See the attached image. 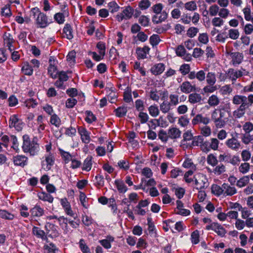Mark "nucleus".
<instances>
[{"instance_id":"62","label":"nucleus","mask_w":253,"mask_h":253,"mask_svg":"<svg viewBox=\"0 0 253 253\" xmlns=\"http://www.w3.org/2000/svg\"><path fill=\"white\" fill-rule=\"evenodd\" d=\"M44 249L46 250L48 253H54L58 251V249L53 243H50L49 245L44 246Z\"/></svg>"},{"instance_id":"2","label":"nucleus","mask_w":253,"mask_h":253,"mask_svg":"<svg viewBox=\"0 0 253 253\" xmlns=\"http://www.w3.org/2000/svg\"><path fill=\"white\" fill-rule=\"evenodd\" d=\"M219 140L216 138H211L209 141H205L202 146V150L205 152H208L211 149L217 150L218 149Z\"/></svg>"},{"instance_id":"1","label":"nucleus","mask_w":253,"mask_h":253,"mask_svg":"<svg viewBox=\"0 0 253 253\" xmlns=\"http://www.w3.org/2000/svg\"><path fill=\"white\" fill-rule=\"evenodd\" d=\"M22 150L25 153H29L31 155L34 156L38 154L39 151V144L37 137L33 138L31 141L30 137L27 134H24L23 137Z\"/></svg>"},{"instance_id":"17","label":"nucleus","mask_w":253,"mask_h":253,"mask_svg":"<svg viewBox=\"0 0 253 253\" xmlns=\"http://www.w3.org/2000/svg\"><path fill=\"white\" fill-rule=\"evenodd\" d=\"M210 122V119L207 117H204L202 114L197 115L192 120V123L193 125H196L199 123H202L204 125H207Z\"/></svg>"},{"instance_id":"10","label":"nucleus","mask_w":253,"mask_h":253,"mask_svg":"<svg viewBox=\"0 0 253 253\" xmlns=\"http://www.w3.org/2000/svg\"><path fill=\"white\" fill-rule=\"evenodd\" d=\"M220 119L222 120H225L226 114H229L231 112L230 104L229 103L221 105L220 106L216 108Z\"/></svg>"},{"instance_id":"14","label":"nucleus","mask_w":253,"mask_h":253,"mask_svg":"<svg viewBox=\"0 0 253 253\" xmlns=\"http://www.w3.org/2000/svg\"><path fill=\"white\" fill-rule=\"evenodd\" d=\"M55 60L53 57H50L49 59V66L48 68V73L53 79L57 77V68L55 65Z\"/></svg>"},{"instance_id":"34","label":"nucleus","mask_w":253,"mask_h":253,"mask_svg":"<svg viewBox=\"0 0 253 253\" xmlns=\"http://www.w3.org/2000/svg\"><path fill=\"white\" fill-rule=\"evenodd\" d=\"M242 141L245 144H249V143L253 144V134L245 133L242 135Z\"/></svg>"},{"instance_id":"45","label":"nucleus","mask_w":253,"mask_h":253,"mask_svg":"<svg viewBox=\"0 0 253 253\" xmlns=\"http://www.w3.org/2000/svg\"><path fill=\"white\" fill-rule=\"evenodd\" d=\"M60 152L66 164L72 160L73 157L69 152L62 150H60Z\"/></svg>"},{"instance_id":"33","label":"nucleus","mask_w":253,"mask_h":253,"mask_svg":"<svg viewBox=\"0 0 253 253\" xmlns=\"http://www.w3.org/2000/svg\"><path fill=\"white\" fill-rule=\"evenodd\" d=\"M43 209L38 206H35L31 210V214L34 216H41L43 214Z\"/></svg>"},{"instance_id":"51","label":"nucleus","mask_w":253,"mask_h":253,"mask_svg":"<svg viewBox=\"0 0 253 253\" xmlns=\"http://www.w3.org/2000/svg\"><path fill=\"white\" fill-rule=\"evenodd\" d=\"M149 114L152 117H156L159 114V110L158 107L156 105H151L148 108Z\"/></svg>"},{"instance_id":"55","label":"nucleus","mask_w":253,"mask_h":253,"mask_svg":"<svg viewBox=\"0 0 253 253\" xmlns=\"http://www.w3.org/2000/svg\"><path fill=\"white\" fill-rule=\"evenodd\" d=\"M228 36L233 40H236L239 37V32L237 29H230L228 31Z\"/></svg>"},{"instance_id":"40","label":"nucleus","mask_w":253,"mask_h":253,"mask_svg":"<svg viewBox=\"0 0 253 253\" xmlns=\"http://www.w3.org/2000/svg\"><path fill=\"white\" fill-rule=\"evenodd\" d=\"M160 110L163 113H168L171 109V105L169 102L163 101L160 105Z\"/></svg>"},{"instance_id":"18","label":"nucleus","mask_w":253,"mask_h":253,"mask_svg":"<svg viewBox=\"0 0 253 253\" xmlns=\"http://www.w3.org/2000/svg\"><path fill=\"white\" fill-rule=\"evenodd\" d=\"M223 195L231 196L237 193V190L234 187H232L228 183H224L222 184Z\"/></svg>"},{"instance_id":"54","label":"nucleus","mask_w":253,"mask_h":253,"mask_svg":"<svg viewBox=\"0 0 253 253\" xmlns=\"http://www.w3.org/2000/svg\"><path fill=\"white\" fill-rule=\"evenodd\" d=\"M217 160L216 157L213 154L208 155L207 157V163L213 167L215 166L217 164Z\"/></svg>"},{"instance_id":"59","label":"nucleus","mask_w":253,"mask_h":253,"mask_svg":"<svg viewBox=\"0 0 253 253\" xmlns=\"http://www.w3.org/2000/svg\"><path fill=\"white\" fill-rule=\"evenodd\" d=\"M243 129L245 133H250L253 130V124L250 122H246L243 126Z\"/></svg>"},{"instance_id":"57","label":"nucleus","mask_w":253,"mask_h":253,"mask_svg":"<svg viewBox=\"0 0 253 253\" xmlns=\"http://www.w3.org/2000/svg\"><path fill=\"white\" fill-rule=\"evenodd\" d=\"M219 10V7L217 5H212L209 8V14L211 16H214L218 13Z\"/></svg>"},{"instance_id":"53","label":"nucleus","mask_w":253,"mask_h":253,"mask_svg":"<svg viewBox=\"0 0 253 253\" xmlns=\"http://www.w3.org/2000/svg\"><path fill=\"white\" fill-rule=\"evenodd\" d=\"M79 246L83 253H90V250L85 243L84 239H81L79 242Z\"/></svg>"},{"instance_id":"49","label":"nucleus","mask_w":253,"mask_h":253,"mask_svg":"<svg viewBox=\"0 0 253 253\" xmlns=\"http://www.w3.org/2000/svg\"><path fill=\"white\" fill-rule=\"evenodd\" d=\"M50 122L53 125L58 127L61 124L60 119L56 114H53L51 116Z\"/></svg>"},{"instance_id":"19","label":"nucleus","mask_w":253,"mask_h":253,"mask_svg":"<svg viewBox=\"0 0 253 253\" xmlns=\"http://www.w3.org/2000/svg\"><path fill=\"white\" fill-rule=\"evenodd\" d=\"M188 101L191 104H201L203 100L202 97L200 94L192 92L188 95Z\"/></svg>"},{"instance_id":"9","label":"nucleus","mask_w":253,"mask_h":253,"mask_svg":"<svg viewBox=\"0 0 253 253\" xmlns=\"http://www.w3.org/2000/svg\"><path fill=\"white\" fill-rule=\"evenodd\" d=\"M179 88L182 93H190L196 91L197 88L195 85H192L189 81L183 82L180 85Z\"/></svg>"},{"instance_id":"35","label":"nucleus","mask_w":253,"mask_h":253,"mask_svg":"<svg viewBox=\"0 0 253 253\" xmlns=\"http://www.w3.org/2000/svg\"><path fill=\"white\" fill-rule=\"evenodd\" d=\"M33 233L37 237L41 238L43 240L46 238L44 231L39 229L38 227H34L33 228Z\"/></svg>"},{"instance_id":"15","label":"nucleus","mask_w":253,"mask_h":253,"mask_svg":"<svg viewBox=\"0 0 253 253\" xmlns=\"http://www.w3.org/2000/svg\"><path fill=\"white\" fill-rule=\"evenodd\" d=\"M28 158L23 155H17L13 157V162L15 165L24 167L27 165Z\"/></svg>"},{"instance_id":"11","label":"nucleus","mask_w":253,"mask_h":253,"mask_svg":"<svg viewBox=\"0 0 253 253\" xmlns=\"http://www.w3.org/2000/svg\"><path fill=\"white\" fill-rule=\"evenodd\" d=\"M225 144L228 148L236 151H238L241 146L240 142L234 137L228 139L226 141Z\"/></svg>"},{"instance_id":"16","label":"nucleus","mask_w":253,"mask_h":253,"mask_svg":"<svg viewBox=\"0 0 253 253\" xmlns=\"http://www.w3.org/2000/svg\"><path fill=\"white\" fill-rule=\"evenodd\" d=\"M55 158L54 156L51 153H49L47 155L45 156V162L46 163V166L44 167L45 164L44 162H42V168L46 170H49L51 169V167L54 164Z\"/></svg>"},{"instance_id":"6","label":"nucleus","mask_w":253,"mask_h":253,"mask_svg":"<svg viewBox=\"0 0 253 253\" xmlns=\"http://www.w3.org/2000/svg\"><path fill=\"white\" fill-rule=\"evenodd\" d=\"M211 119L217 128H222L225 125L226 121L220 119L216 109H214L212 112Z\"/></svg>"},{"instance_id":"61","label":"nucleus","mask_w":253,"mask_h":253,"mask_svg":"<svg viewBox=\"0 0 253 253\" xmlns=\"http://www.w3.org/2000/svg\"><path fill=\"white\" fill-rule=\"evenodd\" d=\"M151 5V2L149 0H142L138 4L139 8L142 10H145Z\"/></svg>"},{"instance_id":"63","label":"nucleus","mask_w":253,"mask_h":253,"mask_svg":"<svg viewBox=\"0 0 253 253\" xmlns=\"http://www.w3.org/2000/svg\"><path fill=\"white\" fill-rule=\"evenodd\" d=\"M85 114L86 115V117L85 120L88 123H92L96 120V117L91 111H86Z\"/></svg>"},{"instance_id":"25","label":"nucleus","mask_w":253,"mask_h":253,"mask_svg":"<svg viewBox=\"0 0 253 253\" xmlns=\"http://www.w3.org/2000/svg\"><path fill=\"white\" fill-rule=\"evenodd\" d=\"M38 197L39 199L44 202H47L49 203H52L54 199L53 197L50 194L45 192L38 193Z\"/></svg>"},{"instance_id":"30","label":"nucleus","mask_w":253,"mask_h":253,"mask_svg":"<svg viewBox=\"0 0 253 253\" xmlns=\"http://www.w3.org/2000/svg\"><path fill=\"white\" fill-rule=\"evenodd\" d=\"M63 32L65 34L67 39L71 40L73 38V30L70 24H66L65 25L63 29Z\"/></svg>"},{"instance_id":"24","label":"nucleus","mask_w":253,"mask_h":253,"mask_svg":"<svg viewBox=\"0 0 253 253\" xmlns=\"http://www.w3.org/2000/svg\"><path fill=\"white\" fill-rule=\"evenodd\" d=\"M4 43L8 47V49L10 52H12L13 49L12 48V43L14 42V40L11 35L9 33H5L3 36Z\"/></svg>"},{"instance_id":"12","label":"nucleus","mask_w":253,"mask_h":253,"mask_svg":"<svg viewBox=\"0 0 253 253\" xmlns=\"http://www.w3.org/2000/svg\"><path fill=\"white\" fill-rule=\"evenodd\" d=\"M78 132L81 135V138L83 143L85 144L89 143L91 140L90 132H89L85 128L82 126L79 127Z\"/></svg>"},{"instance_id":"29","label":"nucleus","mask_w":253,"mask_h":253,"mask_svg":"<svg viewBox=\"0 0 253 253\" xmlns=\"http://www.w3.org/2000/svg\"><path fill=\"white\" fill-rule=\"evenodd\" d=\"M204 142V138L202 136H197L193 137L191 146H200L201 149L202 150V146H203Z\"/></svg>"},{"instance_id":"7","label":"nucleus","mask_w":253,"mask_h":253,"mask_svg":"<svg viewBox=\"0 0 253 253\" xmlns=\"http://www.w3.org/2000/svg\"><path fill=\"white\" fill-rule=\"evenodd\" d=\"M52 21H48V17L45 14L42 12L39 14L36 19V23L38 26L41 28H44L48 25L49 24L52 23Z\"/></svg>"},{"instance_id":"46","label":"nucleus","mask_w":253,"mask_h":253,"mask_svg":"<svg viewBox=\"0 0 253 253\" xmlns=\"http://www.w3.org/2000/svg\"><path fill=\"white\" fill-rule=\"evenodd\" d=\"M55 21L59 24L64 23L65 21V16L63 13L61 12L56 13L54 15Z\"/></svg>"},{"instance_id":"4","label":"nucleus","mask_w":253,"mask_h":253,"mask_svg":"<svg viewBox=\"0 0 253 253\" xmlns=\"http://www.w3.org/2000/svg\"><path fill=\"white\" fill-rule=\"evenodd\" d=\"M195 184L198 190L205 189L209 185L207 178L204 175L201 174L195 177Z\"/></svg>"},{"instance_id":"50","label":"nucleus","mask_w":253,"mask_h":253,"mask_svg":"<svg viewBox=\"0 0 253 253\" xmlns=\"http://www.w3.org/2000/svg\"><path fill=\"white\" fill-rule=\"evenodd\" d=\"M169 102L171 105L176 106L179 103V96L177 94H171L169 96Z\"/></svg>"},{"instance_id":"56","label":"nucleus","mask_w":253,"mask_h":253,"mask_svg":"<svg viewBox=\"0 0 253 253\" xmlns=\"http://www.w3.org/2000/svg\"><path fill=\"white\" fill-rule=\"evenodd\" d=\"M191 241L192 243L197 244L199 242V232L196 230L193 231L191 235Z\"/></svg>"},{"instance_id":"37","label":"nucleus","mask_w":253,"mask_h":253,"mask_svg":"<svg viewBox=\"0 0 253 253\" xmlns=\"http://www.w3.org/2000/svg\"><path fill=\"white\" fill-rule=\"evenodd\" d=\"M250 181L249 176H244L237 181L236 185L240 187L245 186Z\"/></svg>"},{"instance_id":"20","label":"nucleus","mask_w":253,"mask_h":253,"mask_svg":"<svg viewBox=\"0 0 253 253\" xmlns=\"http://www.w3.org/2000/svg\"><path fill=\"white\" fill-rule=\"evenodd\" d=\"M150 48L148 46H144L143 47H137L136 53L138 59H145L147 57V54L149 53Z\"/></svg>"},{"instance_id":"21","label":"nucleus","mask_w":253,"mask_h":253,"mask_svg":"<svg viewBox=\"0 0 253 253\" xmlns=\"http://www.w3.org/2000/svg\"><path fill=\"white\" fill-rule=\"evenodd\" d=\"M165 69V64L160 63L153 65L151 68V72L154 75H159L164 71Z\"/></svg>"},{"instance_id":"39","label":"nucleus","mask_w":253,"mask_h":253,"mask_svg":"<svg viewBox=\"0 0 253 253\" xmlns=\"http://www.w3.org/2000/svg\"><path fill=\"white\" fill-rule=\"evenodd\" d=\"M219 99L215 95L211 96L208 100V103L211 106H216L219 104Z\"/></svg>"},{"instance_id":"31","label":"nucleus","mask_w":253,"mask_h":253,"mask_svg":"<svg viewBox=\"0 0 253 253\" xmlns=\"http://www.w3.org/2000/svg\"><path fill=\"white\" fill-rule=\"evenodd\" d=\"M22 72L26 75L31 76L33 74L32 67L27 62H24L22 67Z\"/></svg>"},{"instance_id":"27","label":"nucleus","mask_w":253,"mask_h":253,"mask_svg":"<svg viewBox=\"0 0 253 253\" xmlns=\"http://www.w3.org/2000/svg\"><path fill=\"white\" fill-rule=\"evenodd\" d=\"M61 204L64 208L66 213L70 216H74V214L71 210L70 204L67 199H62L61 200Z\"/></svg>"},{"instance_id":"28","label":"nucleus","mask_w":253,"mask_h":253,"mask_svg":"<svg viewBox=\"0 0 253 253\" xmlns=\"http://www.w3.org/2000/svg\"><path fill=\"white\" fill-rule=\"evenodd\" d=\"M213 231L220 237L225 236L227 232L225 229L217 222H215V226L213 229Z\"/></svg>"},{"instance_id":"47","label":"nucleus","mask_w":253,"mask_h":253,"mask_svg":"<svg viewBox=\"0 0 253 253\" xmlns=\"http://www.w3.org/2000/svg\"><path fill=\"white\" fill-rule=\"evenodd\" d=\"M179 71L181 74L185 76L188 74L190 71V66L188 64H183L180 66Z\"/></svg>"},{"instance_id":"5","label":"nucleus","mask_w":253,"mask_h":253,"mask_svg":"<svg viewBox=\"0 0 253 253\" xmlns=\"http://www.w3.org/2000/svg\"><path fill=\"white\" fill-rule=\"evenodd\" d=\"M232 103L235 105H240L239 106H250L249 100L248 97L242 95H235L232 98Z\"/></svg>"},{"instance_id":"44","label":"nucleus","mask_w":253,"mask_h":253,"mask_svg":"<svg viewBox=\"0 0 253 253\" xmlns=\"http://www.w3.org/2000/svg\"><path fill=\"white\" fill-rule=\"evenodd\" d=\"M207 83L208 84L214 85L216 82V78L214 73L209 72L208 73L206 76Z\"/></svg>"},{"instance_id":"43","label":"nucleus","mask_w":253,"mask_h":253,"mask_svg":"<svg viewBox=\"0 0 253 253\" xmlns=\"http://www.w3.org/2000/svg\"><path fill=\"white\" fill-rule=\"evenodd\" d=\"M154 122H156L158 126L162 127H166L168 125L167 122L162 116L160 117L158 119H154L151 121L152 123Z\"/></svg>"},{"instance_id":"22","label":"nucleus","mask_w":253,"mask_h":253,"mask_svg":"<svg viewBox=\"0 0 253 253\" xmlns=\"http://www.w3.org/2000/svg\"><path fill=\"white\" fill-rule=\"evenodd\" d=\"M168 131L169 138L172 139H176L181 136V131L176 127L169 128Z\"/></svg>"},{"instance_id":"3","label":"nucleus","mask_w":253,"mask_h":253,"mask_svg":"<svg viewBox=\"0 0 253 253\" xmlns=\"http://www.w3.org/2000/svg\"><path fill=\"white\" fill-rule=\"evenodd\" d=\"M133 13V8L130 6H127L125 7L122 12L117 15L116 19L119 22H121L124 19H129L132 17Z\"/></svg>"},{"instance_id":"60","label":"nucleus","mask_w":253,"mask_h":253,"mask_svg":"<svg viewBox=\"0 0 253 253\" xmlns=\"http://www.w3.org/2000/svg\"><path fill=\"white\" fill-rule=\"evenodd\" d=\"M199 32V29L196 27H190L187 31V35L188 37H194Z\"/></svg>"},{"instance_id":"52","label":"nucleus","mask_w":253,"mask_h":253,"mask_svg":"<svg viewBox=\"0 0 253 253\" xmlns=\"http://www.w3.org/2000/svg\"><path fill=\"white\" fill-rule=\"evenodd\" d=\"M184 7L186 9L190 11H194L197 9V6L194 1H190L185 3Z\"/></svg>"},{"instance_id":"41","label":"nucleus","mask_w":253,"mask_h":253,"mask_svg":"<svg viewBox=\"0 0 253 253\" xmlns=\"http://www.w3.org/2000/svg\"><path fill=\"white\" fill-rule=\"evenodd\" d=\"M127 111V108L125 106L119 107L115 110L116 115L120 118L125 116Z\"/></svg>"},{"instance_id":"13","label":"nucleus","mask_w":253,"mask_h":253,"mask_svg":"<svg viewBox=\"0 0 253 253\" xmlns=\"http://www.w3.org/2000/svg\"><path fill=\"white\" fill-rule=\"evenodd\" d=\"M245 74L243 71L241 70L235 71L232 68H230L228 70L227 76L228 78L231 80L233 84L236 81L237 78L241 77Z\"/></svg>"},{"instance_id":"64","label":"nucleus","mask_w":253,"mask_h":253,"mask_svg":"<svg viewBox=\"0 0 253 253\" xmlns=\"http://www.w3.org/2000/svg\"><path fill=\"white\" fill-rule=\"evenodd\" d=\"M225 171V167L222 164L217 166L213 169V172L215 174H220Z\"/></svg>"},{"instance_id":"36","label":"nucleus","mask_w":253,"mask_h":253,"mask_svg":"<svg viewBox=\"0 0 253 253\" xmlns=\"http://www.w3.org/2000/svg\"><path fill=\"white\" fill-rule=\"evenodd\" d=\"M91 157H87L84 161L82 169L87 171L91 169L92 167Z\"/></svg>"},{"instance_id":"38","label":"nucleus","mask_w":253,"mask_h":253,"mask_svg":"<svg viewBox=\"0 0 253 253\" xmlns=\"http://www.w3.org/2000/svg\"><path fill=\"white\" fill-rule=\"evenodd\" d=\"M158 136L159 139L164 143H166L168 141L169 138L168 132L167 133L166 131L164 129H161L159 130Z\"/></svg>"},{"instance_id":"42","label":"nucleus","mask_w":253,"mask_h":253,"mask_svg":"<svg viewBox=\"0 0 253 253\" xmlns=\"http://www.w3.org/2000/svg\"><path fill=\"white\" fill-rule=\"evenodd\" d=\"M211 191L212 192L216 195L217 196H220L223 194V189H222V185L221 186H220L217 184H213L211 186Z\"/></svg>"},{"instance_id":"48","label":"nucleus","mask_w":253,"mask_h":253,"mask_svg":"<svg viewBox=\"0 0 253 253\" xmlns=\"http://www.w3.org/2000/svg\"><path fill=\"white\" fill-rule=\"evenodd\" d=\"M0 217L8 220H12L14 215L5 210H0Z\"/></svg>"},{"instance_id":"32","label":"nucleus","mask_w":253,"mask_h":253,"mask_svg":"<svg viewBox=\"0 0 253 253\" xmlns=\"http://www.w3.org/2000/svg\"><path fill=\"white\" fill-rule=\"evenodd\" d=\"M115 184L117 186L118 191L120 193H125L127 190V188L124 184V182L119 180H116Z\"/></svg>"},{"instance_id":"23","label":"nucleus","mask_w":253,"mask_h":253,"mask_svg":"<svg viewBox=\"0 0 253 253\" xmlns=\"http://www.w3.org/2000/svg\"><path fill=\"white\" fill-rule=\"evenodd\" d=\"M250 106H239L233 112V116L236 119L243 117L246 113V110Z\"/></svg>"},{"instance_id":"8","label":"nucleus","mask_w":253,"mask_h":253,"mask_svg":"<svg viewBox=\"0 0 253 253\" xmlns=\"http://www.w3.org/2000/svg\"><path fill=\"white\" fill-rule=\"evenodd\" d=\"M9 126L10 128L14 127L17 131H20L22 129V123L18 118L16 115H12L9 120Z\"/></svg>"},{"instance_id":"26","label":"nucleus","mask_w":253,"mask_h":253,"mask_svg":"<svg viewBox=\"0 0 253 253\" xmlns=\"http://www.w3.org/2000/svg\"><path fill=\"white\" fill-rule=\"evenodd\" d=\"M232 61L233 64H239L243 61L244 55L242 53L238 52H233L231 54Z\"/></svg>"},{"instance_id":"58","label":"nucleus","mask_w":253,"mask_h":253,"mask_svg":"<svg viewBox=\"0 0 253 253\" xmlns=\"http://www.w3.org/2000/svg\"><path fill=\"white\" fill-rule=\"evenodd\" d=\"M108 7L110 12L112 13L117 12L119 9V6L115 1H111L108 3Z\"/></svg>"}]
</instances>
